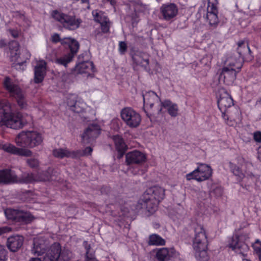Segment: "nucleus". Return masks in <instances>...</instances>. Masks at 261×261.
Instances as JSON below:
<instances>
[{"mask_svg": "<svg viewBox=\"0 0 261 261\" xmlns=\"http://www.w3.org/2000/svg\"><path fill=\"white\" fill-rule=\"evenodd\" d=\"M238 56L244 59L245 56L251 54V50L248 42L245 41H241L238 43L237 47Z\"/></svg>", "mask_w": 261, "mask_h": 261, "instance_id": "nucleus-33", "label": "nucleus"}, {"mask_svg": "<svg viewBox=\"0 0 261 261\" xmlns=\"http://www.w3.org/2000/svg\"><path fill=\"white\" fill-rule=\"evenodd\" d=\"M33 245L32 252L34 255L37 256L43 255L49 246L48 242L42 237L34 239Z\"/></svg>", "mask_w": 261, "mask_h": 261, "instance_id": "nucleus-19", "label": "nucleus"}, {"mask_svg": "<svg viewBox=\"0 0 261 261\" xmlns=\"http://www.w3.org/2000/svg\"><path fill=\"white\" fill-rule=\"evenodd\" d=\"M53 17L61 23L64 28L69 30H74L79 28L82 20L75 16L69 15L57 10L52 12Z\"/></svg>", "mask_w": 261, "mask_h": 261, "instance_id": "nucleus-6", "label": "nucleus"}, {"mask_svg": "<svg viewBox=\"0 0 261 261\" xmlns=\"http://www.w3.org/2000/svg\"><path fill=\"white\" fill-rule=\"evenodd\" d=\"M71 257V253L68 249H62L60 244L55 243L46 252L43 261H68Z\"/></svg>", "mask_w": 261, "mask_h": 261, "instance_id": "nucleus-5", "label": "nucleus"}, {"mask_svg": "<svg viewBox=\"0 0 261 261\" xmlns=\"http://www.w3.org/2000/svg\"><path fill=\"white\" fill-rule=\"evenodd\" d=\"M146 154L137 150L127 153L125 155V162L127 165L136 164L142 165L146 161Z\"/></svg>", "mask_w": 261, "mask_h": 261, "instance_id": "nucleus-15", "label": "nucleus"}, {"mask_svg": "<svg viewBox=\"0 0 261 261\" xmlns=\"http://www.w3.org/2000/svg\"><path fill=\"white\" fill-rule=\"evenodd\" d=\"M100 131V127L97 123L89 124L82 135L83 143L85 144L90 143L99 135Z\"/></svg>", "mask_w": 261, "mask_h": 261, "instance_id": "nucleus-14", "label": "nucleus"}, {"mask_svg": "<svg viewBox=\"0 0 261 261\" xmlns=\"http://www.w3.org/2000/svg\"><path fill=\"white\" fill-rule=\"evenodd\" d=\"M144 105L146 107L152 108L153 106L160 101V97L153 91H150L143 95Z\"/></svg>", "mask_w": 261, "mask_h": 261, "instance_id": "nucleus-30", "label": "nucleus"}, {"mask_svg": "<svg viewBox=\"0 0 261 261\" xmlns=\"http://www.w3.org/2000/svg\"><path fill=\"white\" fill-rule=\"evenodd\" d=\"M77 96L75 94H69L67 98V105L69 107L70 109L77 102Z\"/></svg>", "mask_w": 261, "mask_h": 261, "instance_id": "nucleus-43", "label": "nucleus"}, {"mask_svg": "<svg viewBox=\"0 0 261 261\" xmlns=\"http://www.w3.org/2000/svg\"><path fill=\"white\" fill-rule=\"evenodd\" d=\"M145 192L140 197L136 205V208L138 210L144 209L146 210L150 214L154 213L158 208L159 203L158 201L154 200L150 196H148V199H144Z\"/></svg>", "mask_w": 261, "mask_h": 261, "instance_id": "nucleus-13", "label": "nucleus"}, {"mask_svg": "<svg viewBox=\"0 0 261 261\" xmlns=\"http://www.w3.org/2000/svg\"><path fill=\"white\" fill-rule=\"evenodd\" d=\"M254 139L256 142H261V132H257L254 133Z\"/></svg>", "mask_w": 261, "mask_h": 261, "instance_id": "nucleus-51", "label": "nucleus"}, {"mask_svg": "<svg viewBox=\"0 0 261 261\" xmlns=\"http://www.w3.org/2000/svg\"><path fill=\"white\" fill-rule=\"evenodd\" d=\"M62 44L68 45L70 49V52L68 53L72 54L73 57H74V55L77 53L80 46L79 42L75 39L70 37L64 38L62 41Z\"/></svg>", "mask_w": 261, "mask_h": 261, "instance_id": "nucleus-32", "label": "nucleus"}, {"mask_svg": "<svg viewBox=\"0 0 261 261\" xmlns=\"http://www.w3.org/2000/svg\"><path fill=\"white\" fill-rule=\"evenodd\" d=\"M19 43L16 41H12L10 44V55L12 61H17L16 63H13V66L16 69L24 70L25 68V62H19L18 59L19 58Z\"/></svg>", "mask_w": 261, "mask_h": 261, "instance_id": "nucleus-18", "label": "nucleus"}, {"mask_svg": "<svg viewBox=\"0 0 261 261\" xmlns=\"http://www.w3.org/2000/svg\"><path fill=\"white\" fill-rule=\"evenodd\" d=\"M103 3L110 2L112 6H114L116 4V0H102Z\"/></svg>", "mask_w": 261, "mask_h": 261, "instance_id": "nucleus-54", "label": "nucleus"}, {"mask_svg": "<svg viewBox=\"0 0 261 261\" xmlns=\"http://www.w3.org/2000/svg\"><path fill=\"white\" fill-rule=\"evenodd\" d=\"M7 251L2 246H0V258H6Z\"/></svg>", "mask_w": 261, "mask_h": 261, "instance_id": "nucleus-50", "label": "nucleus"}, {"mask_svg": "<svg viewBox=\"0 0 261 261\" xmlns=\"http://www.w3.org/2000/svg\"><path fill=\"white\" fill-rule=\"evenodd\" d=\"M5 214L8 219L23 224H29L34 219L30 213L18 210L7 209L5 211Z\"/></svg>", "mask_w": 261, "mask_h": 261, "instance_id": "nucleus-10", "label": "nucleus"}, {"mask_svg": "<svg viewBox=\"0 0 261 261\" xmlns=\"http://www.w3.org/2000/svg\"><path fill=\"white\" fill-rule=\"evenodd\" d=\"M252 247L257 255L261 254V241L258 239L256 240L254 243L253 244Z\"/></svg>", "mask_w": 261, "mask_h": 261, "instance_id": "nucleus-45", "label": "nucleus"}, {"mask_svg": "<svg viewBox=\"0 0 261 261\" xmlns=\"http://www.w3.org/2000/svg\"><path fill=\"white\" fill-rule=\"evenodd\" d=\"M239 71L227 66H224L220 74V80H223L226 85L231 84L236 79L237 73Z\"/></svg>", "mask_w": 261, "mask_h": 261, "instance_id": "nucleus-20", "label": "nucleus"}, {"mask_svg": "<svg viewBox=\"0 0 261 261\" xmlns=\"http://www.w3.org/2000/svg\"><path fill=\"white\" fill-rule=\"evenodd\" d=\"M245 174L247 176H248L249 177H252L253 176V174L251 172L246 171Z\"/></svg>", "mask_w": 261, "mask_h": 261, "instance_id": "nucleus-57", "label": "nucleus"}, {"mask_svg": "<svg viewBox=\"0 0 261 261\" xmlns=\"http://www.w3.org/2000/svg\"><path fill=\"white\" fill-rule=\"evenodd\" d=\"M92 14L93 16L94 20L100 24L106 22V21L109 20L108 17L101 11L94 10L92 12Z\"/></svg>", "mask_w": 261, "mask_h": 261, "instance_id": "nucleus-37", "label": "nucleus"}, {"mask_svg": "<svg viewBox=\"0 0 261 261\" xmlns=\"http://www.w3.org/2000/svg\"><path fill=\"white\" fill-rule=\"evenodd\" d=\"M6 258H0V261H6Z\"/></svg>", "mask_w": 261, "mask_h": 261, "instance_id": "nucleus-63", "label": "nucleus"}, {"mask_svg": "<svg viewBox=\"0 0 261 261\" xmlns=\"http://www.w3.org/2000/svg\"><path fill=\"white\" fill-rule=\"evenodd\" d=\"M120 116L125 124L129 128H136L140 124V114L130 107H125L120 112Z\"/></svg>", "mask_w": 261, "mask_h": 261, "instance_id": "nucleus-9", "label": "nucleus"}, {"mask_svg": "<svg viewBox=\"0 0 261 261\" xmlns=\"http://www.w3.org/2000/svg\"><path fill=\"white\" fill-rule=\"evenodd\" d=\"M46 62L43 60L37 63L34 70V81L36 83H41L43 80L46 73Z\"/></svg>", "mask_w": 261, "mask_h": 261, "instance_id": "nucleus-26", "label": "nucleus"}, {"mask_svg": "<svg viewBox=\"0 0 261 261\" xmlns=\"http://www.w3.org/2000/svg\"><path fill=\"white\" fill-rule=\"evenodd\" d=\"M111 23L109 19L106 21V22L100 23L101 29L103 33H107L109 32Z\"/></svg>", "mask_w": 261, "mask_h": 261, "instance_id": "nucleus-46", "label": "nucleus"}, {"mask_svg": "<svg viewBox=\"0 0 261 261\" xmlns=\"http://www.w3.org/2000/svg\"><path fill=\"white\" fill-rule=\"evenodd\" d=\"M17 181L18 177L14 171L8 169L0 170V184H10Z\"/></svg>", "mask_w": 261, "mask_h": 261, "instance_id": "nucleus-23", "label": "nucleus"}, {"mask_svg": "<svg viewBox=\"0 0 261 261\" xmlns=\"http://www.w3.org/2000/svg\"><path fill=\"white\" fill-rule=\"evenodd\" d=\"M27 121L19 113L12 112L10 103L4 101L0 104V125H6L13 129L22 128Z\"/></svg>", "mask_w": 261, "mask_h": 261, "instance_id": "nucleus-1", "label": "nucleus"}, {"mask_svg": "<svg viewBox=\"0 0 261 261\" xmlns=\"http://www.w3.org/2000/svg\"><path fill=\"white\" fill-rule=\"evenodd\" d=\"M260 261H261V253L258 255Z\"/></svg>", "mask_w": 261, "mask_h": 261, "instance_id": "nucleus-64", "label": "nucleus"}, {"mask_svg": "<svg viewBox=\"0 0 261 261\" xmlns=\"http://www.w3.org/2000/svg\"><path fill=\"white\" fill-rule=\"evenodd\" d=\"M93 149L90 147H86L83 151L82 155H90Z\"/></svg>", "mask_w": 261, "mask_h": 261, "instance_id": "nucleus-52", "label": "nucleus"}, {"mask_svg": "<svg viewBox=\"0 0 261 261\" xmlns=\"http://www.w3.org/2000/svg\"><path fill=\"white\" fill-rule=\"evenodd\" d=\"M119 50L121 54H124L127 50V44L124 41H120L119 43Z\"/></svg>", "mask_w": 261, "mask_h": 261, "instance_id": "nucleus-47", "label": "nucleus"}, {"mask_svg": "<svg viewBox=\"0 0 261 261\" xmlns=\"http://www.w3.org/2000/svg\"><path fill=\"white\" fill-rule=\"evenodd\" d=\"M54 156L58 158H75L80 155V152L75 151H70L67 148L55 149L53 151Z\"/></svg>", "mask_w": 261, "mask_h": 261, "instance_id": "nucleus-28", "label": "nucleus"}, {"mask_svg": "<svg viewBox=\"0 0 261 261\" xmlns=\"http://www.w3.org/2000/svg\"><path fill=\"white\" fill-rule=\"evenodd\" d=\"M102 35V34H101V33H100V32H98L96 33V32H95V36H96V37H97V36H99V35Z\"/></svg>", "mask_w": 261, "mask_h": 261, "instance_id": "nucleus-61", "label": "nucleus"}, {"mask_svg": "<svg viewBox=\"0 0 261 261\" xmlns=\"http://www.w3.org/2000/svg\"><path fill=\"white\" fill-rule=\"evenodd\" d=\"M11 32L12 35L14 38H16V37H17L18 36V33L17 32L14 31H11Z\"/></svg>", "mask_w": 261, "mask_h": 261, "instance_id": "nucleus-58", "label": "nucleus"}, {"mask_svg": "<svg viewBox=\"0 0 261 261\" xmlns=\"http://www.w3.org/2000/svg\"><path fill=\"white\" fill-rule=\"evenodd\" d=\"M166 243L165 240L157 234L149 236L148 244L151 246H163Z\"/></svg>", "mask_w": 261, "mask_h": 261, "instance_id": "nucleus-35", "label": "nucleus"}, {"mask_svg": "<svg viewBox=\"0 0 261 261\" xmlns=\"http://www.w3.org/2000/svg\"><path fill=\"white\" fill-rule=\"evenodd\" d=\"M49 180V178L48 177H47L45 178L40 179V180H42V181H46V180Z\"/></svg>", "mask_w": 261, "mask_h": 261, "instance_id": "nucleus-62", "label": "nucleus"}, {"mask_svg": "<svg viewBox=\"0 0 261 261\" xmlns=\"http://www.w3.org/2000/svg\"><path fill=\"white\" fill-rule=\"evenodd\" d=\"M89 248H90V247H89L88 248V247L86 248V249H87L86 256H87V258L89 259V260H87V261H92V256L91 255L89 254Z\"/></svg>", "mask_w": 261, "mask_h": 261, "instance_id": "nucleus-53", "label": "nucleus"}, {"mask_svg": "<svg viewBox=\"0 0 261 261\" xmlns=\"http://www.w3.org/2000/svg\"><path fill=\"white\" fill-rule=\"evenodd\" d=\"M28 165L32 168H37L39 165V161L35 158H30L26 160Z\"/></svg>", "mask_w": 261, "mask_h": 261, "instance_id": "nucleus-44", "label": "nucleus"}, {"mask_svg": "<svg viewBox=\"0 0 261 261\" xmlns=\"http://www.w3.org/2000/svg\"><path fill=\"white\" fill-rule=\"evenodd\" d=\"M233 105V99L231 96L224 90L220 91V95L218 99V106L221 111L222 117L228 125H231L228 122L229 119L236 120L239 119L240 112L237 108H233L234 115L232 113L229 112L228 109Z\"/></svg>", "mask_w": 261, "mask_h": 261, "instance_id": "nucleus-3", "label": "nucleus"}, {"mask_svg": "<svg viewBox=\"0 0 261 261\" xmlns=\"http://www.w3.org/2000/svg\"><path fill=\"white\" fill-rule=\"evenodd\" d=\"M29 261H41L40 258H32Z\"/></svg>", "mask_w": 261, "mask_h": 261, "instance_id": "nucleus-59", "label": "nucleus"}, {"mask_svg": "<svg viewBox=\"0 0 261 261\" xmlns=\"http://www.w3.org/2000/svg\"><path fill=\"white\" fill-rule=\"evenodd\" d=\"M213 170L211 167L205 164H198V166L193 171L186 176L187 180L194 179L198 182L208 179L212 175Z\"/></svg>", "mask_w": 261, "mask_h": 261, "instance_id": "nucleus-8", "label": "nucleus"}, {"mask_svg": "<svg viewBox=\"0 0 261 261\" xmlns=\"http://www.w3.org/2000/svg\"><path fill=\"white\" fill-rule=\"evenodd\" d=\"M217 0H208L207 12L206 18L210 25L216 27L219 22L217 16Z\"/></svg>", "mask_w": 261, "mask_h": 261, "instance_id": "nucleus-17", "label": "nucleus"}, {"mask_svg": "<svg viewBox=\"0 0 261 261\" xmlns=\"http://www.w3.org/2000/svg\"><path fill=\"white\" fill-rule=\"evenodd\" d=\"M43 142L42 135L37 131H22L15 138L16 144L21 147L32 148Z\"/></svg>", "mask_w": 261, "mask_h": 261, "instance_id": "nucleus-4", "label": "nucleus"}, {"mask_svg": "<svg viewBox=\"0 0 261 261\" xmlns=\"http://www.w3.org/2000/svg\"><path fill=\"white\" fill-rule=\"evenodd\" d=\"M161 108L159 110L160 112H161L164 109L168 114L172 117H175L178 115L179 109L177 105L169 99L161 101Z\"/></svg>", "mask_w": 261, "mask_h": 261, "instance_id": "nucleus-25", "label": "nucleus"}, {"mask_svg": "<svg viewBox=\"0 0 261 261\" xmlns=\"http://www.w3.org/2000/svg\"><path fill=\"white\" fill-rule=\"evenodd\" d=\"M16 151V154L24 156H31L33 153L31 150L26 148H17Z\"/></svg>", "mask_w": 261, "mask_h": 261, "instance_id": "nucleus-42", "label": "nucleus"}, {"mask_svg": "<svg viewBox=\"0 0 261 261\" xmlns=\"http://www.w3.org/2000/svg\"><path fill=\"white\" fill-rule=\"evenodd\" d=\"M257 158L261 162V146L257 149Z\"/></svg>", "mask_w": 261, "mask_h": 261, "instance_id": "nucleus-55", "label": "nucleus"}, {"mask_svg": "<svg viewBox=\"0 0 261 261\" xmlns=\"http://www.w3.org/2000/svg\"><path fill=\"white\" fill-rule=\"evenodd\" d=\"M116 149L117 151H126L127 146L124 142L122 138L118 135L114 136L113 137Z\"/></svg>", "mask_w": 261, "mask_h": 261, "instance_id": "nucleus-38", "label": "nucleus"}, {"mask_svg": "<svg viewBox=\"0 0 261 261\" xmlns=\"http://www.w3.org/2000/svg\"><path fill=\"white\" fill-rule=\"evenodd\" d=\"M1 148L4 151L14 154H16L17 150V147L10 143L2 144Z\"/></svg>", "mask_w": 261, "mask_h": 261, "instance_id": "nucleus-41", "label": "nucleus"}, {"mask_svg": "<svg viewBox=\"0 0 261 261\" xmlns=\"http://www.w3.org/2000/svg\"><path fill=\"white\" fill-rule=\"evenodd\" d=\"M12 231V228L9 226H3L0 227V236L7 233H9Z\"/></svg>", "mask_w": 261, "mask_h": 261, "instance_id": "nucleus-48", "label": "nucleus"}, {"mask_svg": "<svg viewBox=\"0 0 261 261\" xmlns=\"http://www.w3.org/2000/svg\"><path fill=\"white\" fill-rule=\"evenodd\" d=\"M37 180V179L32 173H24L21 175L20 178L18 177V181L17 182L28 184Z\"/></svg>", "mask_w": 261, "mask_h": 261, "instance_id": "nucleus-39", "label": "nucleus"}, {"mask_svg": "<svg viewBox=\"0 0 261 261\" xmlns=\"http://www.w3.org/2000/svg\"><path fill=\"white\" fill-rule=\"evenodd\" d=\"M207 239L203 226L196 224L194 227V237L193 239V248L195 255L199 261H207Z\"/></svg>", "mask_w": 261, "mask_h": 261, "instance_id": "nucleus-2", "label": "nucleus"}, {"mask_svg": "<svg viewBox=\"0 0 261 261\" xmlns=\"http://www.w3.org/2000/svg\"><path fill=\"white\" fill-rule=\"evenodd\" d=\"M24 238L20 235L11 236L7 239V246L12 252H16L22 246Z\"/></svg>", "mask_w": 261, "mask_h": 261, "instance_id": "nucleus-22", "label": "nucleus"}, {"mask_svg": "<svg viewBox=\"0 0 261 261\" xmlns=\"http://www.w3.org/2000/svg\"><path fill=\"white\" fill-rule=\"evenodd\" d=\"M175 253L174 248H161L157 249L155 256L159 261H168Z\"/></svg>", "mask_w": 261, "mask_h": 261, "instance_id": "nucleus-27", "label": "nucleus"}, {"mask_svg": "<svg viewBox=\"0 0 261 261\" xmlns=\"http://www.w3.org/2000/svg\"><path fill=\"white\" fill-rule=\"evenodd\" d=\"M129 10L128 15L131 17L132 24L137 23L139 21L138 13L145 12L148 10L147 5L143 4L140 0H132L128 4Z\"/></svg>", "mask_w": 261, "mask_h": 261, "instance_id": "nucleus-11", "label": "nucleus"}, {"mask_svg": "<svg viewBox=\"0 0 261 261\" xmlns=\"http://www.w3.org/2000/svg\"><path fill=\"white\" fill-rule=\"evenodd\" d=\"M73 57L72 54L67 53L57 57L55 62L58 65L66 67L67 65L72 61Z\"/></svg>", "mask_w": 261, "mask_h": 261, "instance_id": "nucleus-34", "label": "nucleus"}, {"mask_svg": "<svg viewBox=\"0 0 261 261\" xmlns=\"http://www.w3.org/2000/svg\"><path fill=\"white\" fill-rule=\"evenodd\" d=\"M165 195V190L160 187L154 186L148 189L145 192V196L144 199H148V196H150L154 200L158 201V203L163 199Z\"/></svg>", "mask_w": 261, "mask_h": 261, "instance_id": "nucleus-21", "label": "nucleus"}, {"mask_svg": "<svg viewBox=\"0 0 261 261\" xmlns=\"http://www.w3.org/2000/svg\"><path fill=\"white\" fill-rule=\"evenodd\" d=\"M63 40V38L61 39L59 35L57 33L54 34L51 36V41L54 43H57L60 42L62 44V41Z\"/></svg>", "mask_w": 261, "mask_h": 261, "instance_id": "nucleus-49", "label": "nucleus"}, {"mask_svg": "<svg viewBox=\"0 0 261 261\" xmlns=\"http://www.w3.org/2000/svg\"><path fill=\"white\" fill-rule=\"evenodd\" d=\"M228 246L236 253L241 254L243 256L246 255V253L249 250L248 245L244 242L240 241L238 235L233 236L231 238Z\"/></svg>", "mask_w": 261, "mask_h": 261, "instance_id": "nucleus-16", "label": "nucleus"}, {"mask_svg": "<svg viewBox=\"0 0 261 261\" xmlns=\"http://www.w3.org/2000/svg\"><path fill=\"white\" fill-rule=\"evenodd\" d=\"M244 60L236 55H231L227 57L225 61V66H227L239 71L241 68Z\"/></svg>", "mask_w": 261, "mask_h": 261, "instance_id": "nucleus-29", "label": "nucleus"}, {"mask_svg": "<svg viewBox=\"0 0 261 261\" xmlns=\"http://www.w3.org/2000/svg\"><path fill=\"white\" fill-rule=\"evenodd\" d=\"M126 151H118V152H119V154L118 155V156L117 158L118 159H121L122 158L123 154L125 153V152Z\"/></svg>", "mask_w": 261, "mask_h": 261, "instance_id": "nucleus-56", "label": "nucleus"}, {"mask_svg": "<svg viewBox=\"0 0 261 261\" xmlns=\"http://www.w3.org/2000/svg\"><path fill=\"white\" fill-rule=\"evenodd\" d=\"M85 108L86 104L84 102L77 101L70 110L75 113H80L84 111Z\"/></svg>", "mask_w": 261, "mask_h": 261, "instance_id": "nucleus-40", "label": "nucleus"}, {"mask_svg": "<svg viewBox=\"0 0 261 261\" xmlns=\"http://www.w3.org/2000/svg\"><path fill=\"white\" fill-rule=\"evenodd\" d=\"M132 59L134 63L137 65H140L144 67L146 70H149V57L147 54L137 51L133 55Z\"/></svg>", "mask_w": 261, "mask_h": 261, "instance_id": "nucleus-24", "label": "nucleus"}, {"mask_svg": "<svg viewBox=\"0 0 261 261\" xmlns=\"http://www.w3.org/2000/svg\"><path fill=\"white\" fill-rule=\"evenodd\" d=\"M3 85L4 88L10 93V95L16 99L19 106L21 109H26L27 104L24 94L18 86L9 77H5Z\"/></svg>", "mask_w": 261, "mask_h": 261, "instance_id": "nucleus-7", "label": "nucleus"}, {"mask_svg": "<svg viewBox=\"0 0 261 261\" xmlns=\"http://www.w3.org/2000/svg\"><path fill=\"white\" fill-rule=\"evenodd\" d=\"M75 70L80 74L87 73L90 75L95 71V68L93 62L87 61L78 64L75 67Z\"/></svg>", "mask_w": 261, "mask_h": 261, "instance_id": "nucleus-31", "label": "nucleus"}, {"mask_svg": "<svg viewBox=\"0 0 261 261\" xmlns=\"http://www.w3.org/2000/svg\"><path fill=\"white\" fill-rule=\"evenodd\" d=\"M5 45V42L3 40H0V47H2Z\"/></svg>", "mask_w": 261, "mask_h": 261, "instance_id": "nucleus-60", "label": "nucleus"}, {"mask_svg": "<svg viewBox=\"0 0 261 261\" xmlns=\"http://www.w3.org/2000/svg\"><path fill=\"white\" fill-rule=\"evenodd\" d=\"M161 17L165 21L173 20L178 14V9L174 3L163 5L160 9Z\"/></svg>", "mask_w": 261, "mask_h": 261, "instance_id": "nucleus-12", "label": "nucleus"}, {"mask_svg": "<svg viewBox=\"0 0 261 261\" xmlns=\"http://www.w3.org/2000/svg\"><path fill=\"white\" fill-rule=\"evenodd\" d=\"M229 167L231 172L237 177V180L239 181H242L245 177V174L242 172L241 168L230 162L229 163Z\"/></svg>", "mask_w": 261, "mask_h": 261, "instance_id": "nucleus-36", "label": "nucleus"}]
</instances>
